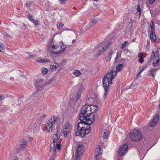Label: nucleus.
Masks as SVG:
<instances>
[{
	"instance_id": "obj_1",
	"label": "nucleus",
	"mask_w": 160,
	"mask_h": 160,
	"mask_svg": "<svg viewBox=\"0 0 160 160\" xmlns=\"http://www.w3.org/2000/svg\"><path fill=\"white\" fill-rule=\"evenodd\" d=\"M117 74V72L113 69L109 70L107 74L102 79V85L105 90L103 97L106 98L109 88L110 85L112 83V80Z\"/></svg>"
},
{
	"instance_id": "obj_2",
	"label": "nucleus",
	"mask_w": 160,
	"mask_h": 160,
	"mask_svg": "<svg viewBox=\"0 0 160 160\" xmlns=\"http://www.w3.org/2000/svg\"><path fill=\"white\" fill-rule=\"evenodd\" d=\"M81 112L80 113L79 119L81 122H86L88 124L93 122L95 119L94 114L90 113V106L86 105L81 108Z\"/></svg>"
},
{
	"instance_id": "obj_3",
	"label": "nucleus",
	"mask_w": 160,
	"mask_h": 160,
	"mask_svg": "<svg viewBox=\"0 0 160 160\" xmlns=\"http://www.w3.org/2000/svg\"><path fill=\"white\" fill-rule=\"evenodd\" d=\"M90 124H88L85 122H79L77 125L76 135L77 136L84 137L86 134H88L90 132Z\"/></svg>"
},
{
	"instance_id": "obj_4",
	"label": "nucleus",
	"mask_w": 160,
	"mask_h": 160,
	"mask_svg": "<svg viewBox=\"0 0 160 160\" xmlns=\"http://www.w3.org/2000/svg\"><path fill=\"white\" fill-rule=\"evenodd\" d=\"M129 137L132 141L135 142L139 141L142 138L141 131L136 129L131 130Z\"/></svg>"
},
{
	"instance_id": "obj_5",
	"label": "nucleus",
	"mask_w": 160,
	"mask_h": 160,
	"mask_svg": "<svg viewBox=\"0 0 160 160\" xmlns=\"http://www.w3.org/2000/svg\"><path fill=\"white\" fill-rule=\"evenodd\" d=\"M84 146L82 144H79L77 147L75 155H74L72 159L74 160H80L81 156L83 152Z\"/></svg>"
},
{
	"instance_id": "obj_6",
	"label": "nucleus",
	"mask_w": 160,
	"mask_h": 160,
	"mask_svg": "<svg viewBox=\"0 0 160 160\" xmlns=\"http://www.w3.org/2000/svg\"><path fill=\"white\" fill-rule=\"evenodd\" d=\"M110 43L109 41L103 42H102L100 46L102 47V48L98 51L97 53L96 54V56H98L101 54V52L104 51L106 50L108 48V47L110 45Z\"/></svg>"
},
{
	"instance_id": "obj_7",
	"label": "nucleus",
	"mask_w": 160,
	"mask_h": 160,
	"mask_svg": "<svg viewBox=\"0 0 160 160\" xmlns=\"http://www.w3.org/2000/svg\"><path fill=\"white\" fill-rule=\"evenodd\" d=\"M128 146L125 144L121 146L118 150V154L121 156L125 154L127 152Z\"/></svg>"
},
{
	"instance_id": "obj_8",
	"label": "nucleus",
	"mask_w": 160,
	"mask_h": 160,
	"mask_svg": "<svg viewBox=\"0 0 160 160\" xmlns=\"http://www.w3.org/2000/svg\"><path fill=\"white\" fill-rule=\"evenodd\" d=\"M42 78H38L36 82L35 85L38 90H41L45 84Z\"/></svg>"
},
{
	"instance_id": "obj_9",
	"label": "nucleus",
	"mask_w": 160,
	"mask_h": 160,
	"mask_svg": "<svg viewBox=\"0 0 160 160\" xmlns=\"http://www.w3.org/2000/svg\"><path fill=\"white\" fill-rule=\"evenodd\" d=\"M45 127L46 131L48 133L52 132L54 129L53 125L50 122L46 123L45 124Z\"/></svg>"
},
{
	"instance_id": "obj_10",
	"label": "nucleus",
	"mask_w": 160,
	"mask_h": 160,
	"mask_svg": "<svg viewBox=\"0 0 160 160\" xmlns=\"http://www.w3.org/2000/svg\"><path fill=\"white\" fill-rule=\"evenodd\" d=\"M98 147V148H97L94 154L96 160H98L101 157V149H102V148L99 146Z\"/></svg>"
},
{
	"instance_id": "obj_11",
	"label": "nucleus",
	"mask_w": 160,
	"mask_h": 160,
	"mask_svg": "<svg viewBox=\"0 0 160 160\" xmlns=\"http://www.w3.org/2000/svg\"><path fill=\"white\" fill-rule=\"evenodd\" d=\"M159 116L156 115L153 117L152 120L149 123V125L152 127L155 126L157 123L158 120Z\"/></svg>"
},
{
	"instance_id": "obj_12",
	"label": "nucleus",
	"mask_w": 160,
	"mask_h": 160,
	"mask_svg": "<svg viewBox=\"0 0 160 160\" xmlns=\"http://www.w3.org/2000/svg\"><path fill=\"white\" fill-rule=\"evenodd\" d=\"M58 121H59V118L58 117L53 116L49 120V122L53 125L57 122Z\"/></svg>"
},
{
	"instance_id": "obj_13",
	"label": "nucleus",
	"mask_w": 160,
	"mask_h": 160,
	"mask_svg": "<svg viewBox=\"0 0 160 160\" xmlns=\"http://www.w3.org/2000/svg\"><path fill=\"white\" fill-rule=\"evenodd\" d=\"M150 38L152 41H155L156 40V37L154 31H151L150 32Z\"/></svg>"
},
{
	"instance_id": "obj_14",
	"label": "nucleus",
	"mask_w": 160,
	"mask_h": 160,
	"mask_svg": "<svg viewBox=\"0 0 160 160\" xmlns=\"http://www.w3.org/2000/svg\"><path fill=\"white\" fill-rule=\"evenodd\" d=\"M154 60L155 61H153L152 63L153 65L155 67H158L160 63V59L158 57H156Z\"/></svg>"
},
{
	"instance_id": "obj_15",
	"label": "nucleus",
	"mask_w": 160,
	"mask_h": 160,
	"mask_svg": "<svg viewBox=\"0 0 160 160\" xmlns=\"http://www.w3.org/2000/svg\"><path fill=\"white\" fill-rule=\"evenodd\" d=\"M60 48H62V50H60L58 52H55L53 50L52 51V52L53 53H56L57 54H60L64 51L65 49L66 48V46L64 44H62Z\"/></svg>"
},
{
	"instance_id": "obj_16",
	"label": "nucleus",
	"mask_w": 160,
	"mask_h": 160,
	"mask_svg": "<svg viewBox=\"0 0 160 160\" xmlns=\"http://www.w3.org/2000/svg\"><path fill=\"white\" fill-rule=\"evenodd\" d=\"M90 113H91L92 114H93V113L94 112L96 111H97L98 109V107L93 105H91L90 107Z\"/></svg>"
},
{
	"instance_id": "obj_17",
	"label": "nucleus",
	"mask_w": 160,
	"mask_h": 160,
	"mask_svg": "<svg viewBox=\"0 0 160 160\" xmlns=\"http://www.w3.org/2000/svg\"><path fill=\"white\" fill-rule=\"evenodd\" d=\"M158 69V68H156L155 69L152 68L150 70H148V72L149 74V76H152L154 78L155 77V74L154 75V73L156 72V70Z\"/></svg>"
},
{
	"instance_id": "obj_18",
	"label": "nucleus",
	"mask_w": 160,
	"mask_h": 160,
	"mask_svg": "<svg viewBox=\"0 0 160 160\" xmlns=\"http://www.w3.org/2000/svg\"><path fill=\"white\" fill-rule=\"evenodd\" d=\"M70 124L68 122H67L64 125L63 131H69V127Z\"/></svg>"
},
{
	"instance_id": "obj_19",
	"label": "nucleus",
	"mask_w": 160,
	"mask_h": 160,
	"mask_svg": "<svg viewBox=\"0 0 160 160\" xmlns=\"http://www.w3.org/2000/svg\"><path fill=\"white\" fill-rule=\"evenodd\" d=\"M59 137H58V135L57 134H54L53 135V145H55V142H57L58 141Z\"/></svg>"
},
{
	"instance_id": "obj_20",
	"label": "nucleus",
	"mask_w": 160,
	"mask_h": 160,
	"mask_svg": "<svg viewBox=\"0 0 160 160\" xmlns=\"http://www.w3.org/2000/svg\"><path fill=\"white\" fill-rule=\"evenodd\" d=\"M22 143L21 145L20 148L21 149L24 148L27 144V142L25 140H22L21 141Z\"/></svg>"
},
{
	"instance_id": "obj_21",
	"label": "nucleus",
	"mask_w": 160,
	"mask_h": 160,
	"mask_svg": "<svg viewBox=\"0 0 160 160\" xmlns=\"http://www.w3.org/2000/svg\"><path fill=\"white\" fill-rule=\"evenodd\" d=\"M64 24L61 22H58L57 24V27L58 29H60L63 26Z\"/></svg>"
},
{
	"instance_id": "obj_22",
	"label": "nucleus",
	"mask_w": 160,
	"mask_h": 160,
	"mask_svg": "<svg viewBox=\"0 0 160 160\" xmlns=\"http://www.w3.org/2000/svg\"><path fill=\"white\" fill-rule=\"evenodd\" d=\"M73 74L77 76H78L81 74V72L79 71L76 70L73 71Z\"/></svg>"
},
{
	"instance_id": "obj_23",
	"label": "nucleus",
	"mask_w": 160,
	"mask_h": 160,
	"mask_svg": "<svg viewBox=\"0 0 160 160\" xmlns=\"http://www.w3.org/2000/svg\"><path fill=\"white\" fill-rule=\"evenodd\" d=\"M36 61L38 62H39L41 63H43L44 62H49V61L48 60L46 59V60H45L44 59H42V58L39 59H38Z\"/></svg>"
},
{
	"instance_id": "obj_24",
	"label": "nucleus",
	"mask_w": 160,
	"mask_h": 160,
	"mask_svg": "<svg viewBox=\"0 0 160 160\" xmlns=\"http://www.w3.org/2000/svg\"><path fill=\"white\" fill-rule=\"evenodd\" d=\"M123 67V65L122 64L118 65L116 67V69L118 71H119L121 70Z\"/></svg>"
},
{
	"instance_id": "obj_25",
	"label": "nucleus",
	"mask_w": 160,
	"mask_h": 160,
	"mask_svg": "<svg viewBox=\"0 0 160 160\" xmlns=\"http://www.w3.org/2000/svg\"><path fill=\"white\" fill-rule=\"evenodd\" d=\"M103 138H107L108 136V133L106 131L105 132V130L104 131V133L103 135Z\"/></svg>"
},
{
	"instance_id": "obj_26",
	"label": "nucleus",
	"mask_w": 160,
	"mask_h": 160,
	"mask_svg": "<svg viewBox=\"0 0 160 160\" xmlns=\"http://www.w3.org/2000/svg\"><path fill=\"white\" fill-rule=\"evenodd\" d=\"M129 44L128 42L127 41H125L124 43H123L122 44V48H126L127 46H128Z\"/></svg>"
},
{
	"instance_id": "obj_27",
	"label": "nucleus",
	"mask_w": 160,
	"mask_h": 160,
	"mask_svg": "<svg viewBox=\"0 0 160 160\" xmlns=\"http://www.w3.org/2000/svg\"><path fill=\"white\" fill-rule=\"evenodd\" d=\"M113 52L112 50H109L108 53V57L109 58V60L111 58V56L113 54Z\"/></svg>"
},
{
	"instance_id": "obj_28",
	"label": "nucleus",
	"mask_w": 160,
	"mask_h": 160,
	"mask_svg": "<svg viewBox=\"0 0 160 160\" xmlns=\"http://www.w3.org/2000/svg\"><path fill=\"white\" fill-rule=\"evenodd\" d=\"M150 26L151 29V31H154L155 28L154 23L152 21L150 23Z\"/></svg>"
},
{
	"instance_id": "obj_29",
	"label": "nucleus",
	"mask_w": 160,
	"mask_h": 160,
	"mask_svg": "<svg viewBox=\"0 0 160 160\" xmlns=\"http://www.w3.org/2000/svg\"><path fill=\"white\" fill-rule=\"evenodd\" d=\"M42 73L44 75L46 74L48 71V69L45 68H43L42 69Z\"/></svg>"
},
{
	"instance_id": "obj_30",
	"label": "nucleus",
	"mask_w": 160,
	"mask_h": 160,
	"mask_svg": "<svg viewBox=\"0 0 160 160\" xmlns=\"http://www.w3.org/2000/svg\"><path fill=\"white\" fill-rule=\"evenodd\" d=\"M56 130L55 131V134H57V135H58V134H59L60 132V128H59L58 127H57L56 128Z\"/></svg>"
},
{
	"instance_id": "obj_31",
	"label": "nucleus",
	"mask_w": 160,
	"mask_h": 160,
	"mask_svg": "<svg viewBox=\"0 0 160 160\" xmlns=\"http://www.w3.org/2000/svg\"><path fill=\"white\" fill-rule=\"evenodd\" d=\"M55 65H51L50 68L51 69L53 70L54 69H56L57 68V64H58L57 63H54Z\"/></svg>"
},
{
	"instance_id": "obj_32",
	"label": "nucleus",
	"mask_w": 160,
	"mask_h": 160,
	"mask_svg": "<svg viewBox=\"0 0 160 160\" xmlns=\"http://www.w3.org/2000/svg\"><path fill=\"white\" fill-rule=\"evenodd\" d=\"M31 21L35 25H37L38 24V22L33 18L31 19Z\"/></svg>"
},
{
	"instance_id": "obj_33",
	"label": "nucleus",
	"mask_w": 160,
	"mask_h": 160,
	"mask_svg": "<svg viewBox=\"0 0 160 160\" xmlns=\"http://www.w3.org/2000/svg\"><path fill=\"white\" fill-rule=\"evenodd\" d=\"M141 68V69L139 68V69L138 71V74H140L144 69V68L143 67H142Z\"/></svg>"
},
{
	"instance_id": "obj_34",
	"label": "nucleus",
	"mask_w": 160,
	"mask_h": 160,
	"mask_svg": "<svg viewBox=\"0 0 160 160\" xmlns=\"http://www.w3.org/2000/svg\"><path fill=\"white\" fill-rule=\"evenodd\" d=\"M61 145L60 144H57L55 147L56 148L58 149V150H60L61 148Z\"/></svg>"
},
{
	"instance_id": "obj_35",
	"label": "nucleus",
	"mask_w": 160,
	"mask_h": 160,
	"mask_svg": "<svg viewBox=\"0 0 160 160\" xmlns=\"http://www.w3.org/2000/svg\"><path fill=\"white\" fill-rule=\"evenodd\" d=\"M32 4V2H31L28 1L26 2L25 5L28 7H30Z\"/></svg>"
},
{
	"instance_id": "obj_36",
	"label": "nucleus",
	"mask_w": 160,
	"mask_h": 160,
	"mask_svg": "<svg viewBox=\"0 0 160 160\" xmlns=\"http://www.w3.org/2000/svg\"><path fill=\"white\" fill-rule=\"evenodd\" d=\"M97 22V21L95 19H94L91 22V23L92 24L94 25Z\"/></svg>"
},
{
	"instance_id": "obj_37",
	"label": "nucleus",
	"mask_w": 160,
	"mask_h": 160,
	"mask_svg": "<svg viewBox=\"0 0 160 160\" xmlns=\"http://www.w3.org/2000/svg\"><path fill=\"white\" fill-rule=\"evenodd\" d=\"M3 47L1 43L0 42V52H2V50L3 49Z\"/></svg>"
},
{
	"instance_id": "obj_38",
	"label": "nucleus",
	"mask_w": 160,
	"mask_h": 160,
	"mask_svg": "<svg viewBox=\"0 0 160 160\" xmlns=\"http://www.w3.org/2000/svg\"><path fill=\"white\" fill-rule=\"evenodd\" d=\"M137 11L139 12V13H141V9L139 6V5H138L137 8Z\"/></svg>"
},
{
	"instance_id": "obj_39",
	"label": "nucleus",
	"mask_w": 160,
	"mask_h": 160,
	"mask_svg": "<svg viewBox=\"0 0 160 160\" xmlns=\"http://www.w3.org/2000/svg\"><path fill=\"white\" fill-rule=\"evenodd\" d=\"M49 44L51 45H52V44H54L53 43V39H50V41L49 42Z\"/></svg>"
},
{
	"instance_id": "obj_40",
	"label": "nucleus",
	"mask_w": 160,
	"mask_h": 160,
	"mask_svg": "<svg viewBox=\"0 0 160 160\" xmlns=\"http://www.w3.org/2000/svg\"><path fill=\"white\" fill-rule=\"evenodd\" d=\"M148 2L151 4H152L154 2H155L156 0H148Z\"/></svg>"
},
{
	"instance_id": "obj_41",
	"label": "nucleus",
	"mask_w": 160,
	"mask_h": 160,
	"mask_svg": "<svg viewBox=\"0 0 160 160\" xmlns=\"http://www.w3.org/2000/svg\"><path fill=\"white\" fill-rule=\"evenodd\" d=\"M50 47V48H51V49H53L54 50L55 49H56V47H55V46L54 45H51Z\"/></svg>"
},
{
	"instance_id": "obj_42",
	"label": "nucleus",
	"mask_w": 160,
	"mask_h": 160,
	"mask_svg": "<svg viewBox=\"0 0 160 160\" xmlns=\"http://www.w3.org/2000/svg\"><path fill=\"white\" fill-rule=\"evenodd\" d=\"M139 61V62H140V63H142L144 61L143 58L142 57L140 58Z\"/></svg>"
},
{
	"instance_id": "obj_43",
	"label": "nucleus",
	"mask_w": 160,
	"mask_h": 160,
	"mask_svg": "<svg viewBox=\"0 0 160 160\" xmlns=\"http://www.w3.org/2000/svg\"><path fill=\"white\" fill-rule=\"evenodd\" d=\"M66 0H59V1L61 3H64L66 2Z\"/></svg>"
},
{
	"instance_id": "obj_44",
	"label": "nucleus",
	"mask_w": 160,
	"mask_h": 160,
	"mask_svg": "<svg viewBox=\"0 0 160 160\" xmlns=\"http://www.w3.org/2000/svg\"><path fill=\"white\" fill-rule=\"evenodd\" d=\"M28 18L29 19L30 21H31V19H33V18H32V16L29 15L28 16Z\"/></svg>"
},
{
	"instance_id": "obj_45",
	"label": "nucleus",
	"mask_w": 160,
	"mask_h": 160,
	"mask_svg": "<svg viewBox=\"0 0 160 160\" xmlns=\"http://www.w3.org/2000/svg\"><path fill=\"white\" fill-rule=\"evenodd\" d=\"M63 132L64 135L65 136H66L67 135V133L69 132V131H63Z\"/></svg>"
},
{
	"instance_id": "obj_46",
	"label": "nucleus",
	"mask_w": 160,
	"mask_h": 160,
	"mask_svg": "<svg viewBox=\"0 0 160 160\" xmlns=\"http://www.w3.org/2000/svg\"><path fill=\"white\" fill-rule=\"evenodd\" d=\"M118 57H119V55H118V54H117V55L115 58V62H117V59H118Z\"/></svg>"
},
{
	"instance_id": "obj_47",
	"label": "nucleus",
	"mask_w": 160,
	"mask_h": 160,
	"mask_svg": "<svg viewBox=\"0 0 160 160\" xmlns=\"http://www.w3.org/2000/svg\"><path fill=\"white\" fill-rule=\"evenodd\" d=\"M142 53H140L139 54H138V56L140 57V58H142Z\"/></svg>"
},
{
	"instance_id": "obj_48",
	"label": "nucleus",
	"mask_w": 160,
	"mask_h": 160,
	"mask_svg": "<svg viewBox=\"0 0 160 160\" xmlns=\"http://www.w3.org/2000/svg\"><path fill=\"white\" fill-rule=\"evenodd\" d=\"M47 117V115L46 114L43 113L42 114V117L45 118V117Z\"/></svg>"
},
{
	"instance_id": "obj_49",
	"label": "nucleus",
	"mask_w": 160,
	"mask_h": 160,
	"mask_svg": "<svg viewBox=\"0 0 160 160\" xmlns=\"http://www.w3.org/2000/svg\"><path fill=\"white\" fill-rule=\"evenodd\" d=\"M155 53L154 52H152V54H151V56L152 57H155Z\"/></svg>"
},
{
	"instance_id": "obj_50",
	"label": "nucleus",
	"mask_w": 160,
	"mask_h": 160,
	"mask_svg": "<svg viewBox=\"0 0 160 160\" xmlns=\"http://www.w3.org/2000/svg\"><path fill=\"white\" fill-rule=\"evenodd\" d=\"M132 83H131V85H129L127 87V89H129V88H130L132 86Z\"/></svg>"
},
{
	"instance_id": "obj_51",
	"label": "nucleus",
	"mask_w": 160,
	"mask_h": 160,
	"mask_svg": "<svg viewBox=\"0 0 160 160\" xmlns=\"http://www.w3.org/2000/svg\"><path fill=\"white\" fill-rule=\"evenodd\" d=\"M128 49H126L124 51V52L125 53H128Z\"/></svg>"
},
{
	"instance_id": "obj_52",
	"label": "nucleus",
	"mask_w": 160,
	"mask_h": 160,
	"mask_svg": "<svg viewBox=\"0 0 160 160\" xmlns=\"http://www.w3.org/2000/svg\"><path fill=\"white\" fill-rule=\"evenodd\" d=\"M140 75V74H138H138H137L136 75V78H136V79H137L138 78V77H139V75Z\"/></svg>"
},
{
	"instance_id": "obj_53",
	"label": "nucleus",
	"mask_w": 160,
	"mask_h": 160,
	"mask_svg": "<svg viewBox=\"0 0 160 160\" xmlns=\"http://www.w3.org/2000/svg\"><path fill=\"white\" fill-rule=\"evenodd\" d=\"M80 96L79 95H78L77 96V101H78V99H80Z\"/></svg>"
},
{
	"instance_id": "obj_54",
	"label": "nucleus",
	"mask_w": 160,
	"mask_h": 160,
	"mask_svg": "<svg viewBox=\"0 0 160 160\" xmlns=\"http://www.w3.org/2000/svg\"><path fill=\"white\" fill-rule=\"evenodd\" d=\"M35 56H36L34 55H31L29 56L30 58L35 57Z\"/></svg>"
},
{
	"instance_id": "obj_55",
	"label": "nucleus",
	"mask_w": 160,
	"mask_h": 160,
	"mask_svg": "<svg viewBox=\"0 0 160 160\" xmlns=\"http://www.w3.org/2000/svg\"><path fill=\"white\" fill-rule=\"evenodd\" d=\"M56 148H53L52 149V150L53 151V152H55L56 151Z\"/></svg>"
},
{
	"instance_id": "obj_56",
	"label": "nucleus",
	"mask_w": 160,
	"mask_h": 160,
	"mask_svg": "<svg viewBox=\"0 0 160 160\" xmlns=\"http://www.w3.org/2000/svg\"><path fill=\"white\" fill-rule=\"evenodd\" d=\"M14 160H19L18 158L17 157H15L14 158Z\"/></svg>"
},
{
	"instance_id": "obj_57",
	"label": "nucleus",
	"mask_w": 160,
	"mask_h": 160,
	"mask_svg": "<svg viewBox=\"0 0 160 160\" xmlns=\"http://www.w3.org/2000/svg\"><path fill=\"white\" fill-rule=\"evenodd\" d=\"M2 97V95H0V101H2V99H1Z\"/></svg>"
},
{
	"instance_id": "obj_58",
	"label": "nucleus",
	"mask_w": 160,
	"mask_h": 160,
	"mask_svg": "<svg viewBox=\"0 0 160 160\" xmlns=\"http://www.w3.org/2000/svg\"><path fill=\"white\" fill-rule=\"evenodd\" d=\"M75 42V40H73L72 41V43H74Z\"/></svg>"
},
{
	"instance_id": "obj_59",
	"label": "nucleus",
	"mask_w": 160,
	"mask_h": 160,
	"mask_svg": "<svg viewBox=\"0 0 160 160\" xmlns=\"http://www.w3.org/2000/svg\"><path fill=\"white\" fill-rule=\"evenodd\" d=\"M7 35L8 36V37H9V35H8L7 34Z\"/></svg>"
}]
</instances>
